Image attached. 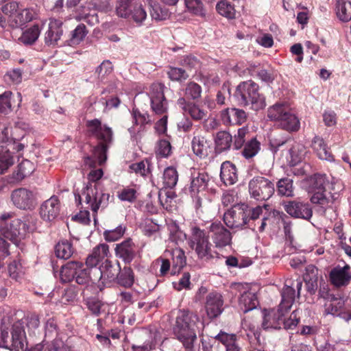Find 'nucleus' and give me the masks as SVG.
Instances as JSON below:
<instances>
[{
    "mask_svg": "<svg viewBox=\"0 0 351 351\" xmlns=\"http://www.w3.org/2000/svg\"><path fill=\"white\" fill-rule=\"evenodd\" d=\"M234 96L241 106H250L254 110L265 106V97L258 93V84L251 80L241 82L237 87Z\"/></svg>",
    "mask_w": 351,
    "mask_h": 351,
    "instance_id": "423d86ee",
    "label": "nucleus"
},
{
    "mask_svg": "<svg viewBox=\"0 0 351 351\" xmlns=\"http://www.w3.org/2000/svg\"><path fill=\"white\" fill-rule=\"evenodd\" d=\"M63 23L59 19L54 18L49 19L48 29L45 33V43L48 46H55L58 45L62 34Z\"/></svg>",
    "mask_w": 351,
    "mask_h": 351,
    "instance_id": "aec40b11",
    "label": "nucleus"
},
{
    "mask_svg": "<svg viewBox=\"0 0 351 351\" xmlns=\"http://www.w3.org/2000/svg\"><path fill=\"white\" fill-rule=\"evenodd\" d=\"M259 149V142L256 138H253L245 145L242 154L247 159L251 158L257 154Z\"/></svg>",
    "mask_w": 351,
    "mask_h": 351,
    "instance_id": "09e8293b",
    "label": "nucleus"
},
{
    "mask_svg": "<svg viewBox=\"0 0 351 351\" xmlns=\"http://www.w3.org/2000/svg\"><path fill=\"white\" fill-rule=\"evenodd\" d=\"M270 145L274 153L278 151L282 152V156L285 158L287 162L291 166L300 163L304 159L306 152L304 145L290 139L274 138L270 140Z\"/></svg>",
    "mask_w": 351,
    "mask_h": 351,
    "instance_id": "0eeeda50",
    "label": "nucleus"
},
{
    "mask_svg": "<svg viewBox=\"0 0 351 351\" xmlns=\"http://www.w3.org/2000/svg\"><path fill=\"white\" fill-rule=\"evenodd\" d=\"M60 279L64 282L75 279L77 284L86 285L90 282H93V269H89L81 262L69 261L62 266Z\"/></svg>",
    "mask_w": 351,
    "mask_h": 351,
    "instance_id": "1a4fd4ad",
    "label": "nucleus"
},
{
    "mask_svg": "<svg viewBox=\"0 0 351 351\" xmlns=\"http://www.w3.org/2000/svg\"><path fill=\"white\" fill-rule=\"evenodd\" d=\"M12 95L10 91H5L0 95V112L6 114L11 111L10 97Z\"/></svg>",
    "mask_w": 351,
    "mask_h": 351,
    "instance_id": "bf43d9fd",
    "label": "nucleus"
},
{
    "mask_svg": "<svg viewBox=\"0 0 351 351\" xmlns=\"http://www.w3.org/2000/svg\"><path fill=\"white\" fill-rule=\"evenodd\" d=\"M302 287V282L300 280L292 281L291 280H286L285 286L281 291V302L279 304V311L287 312L292 306L295 298V290L298 291V296L300 295V291Z\"/></svg>",
    "mask_w": 351,
    "mask_h": 351,
    "instance_id": "ddd939ff",
    "label": "nucleus"
},
{
    "mask_svg": "<svg viewBox=\"0 0 351 351\" xmlns=\"http://www.w3.org/2000/svg\"><path fill=\"white\" fill-rule=\"evenodd\" d=\"M249 193L256 200L265 201L274 193V184L262 176L253 178L248 184Z\"/></svg>",
    "mask_w": 351,
    "mask_h": 351,
    "instance_id": "f8f14e48",
    "label": "nucleus"
},
{
    "mask_svg": "<svg viewBox=\"0 0 351 351\" xmlns=\"http://www.w3.org/2000/svg\"><path fill=\"white\" fill-rule=\"evenodd\" d=\"M60 211V202L58 197L53 195L45 201L40 206V215L45 221H51L56 219Z\"/></svg>",
    "mask_w": 351,
    "mask_h": 351,
    "instance_id": "412c9836",
    "label": "nucleus"
},
{
    "mask_svg": "<svg viewBox=\"0 0 351 351\" xmlns=\"http://www.w3.org/2000/svg\"><path fill=\"white\" fill-rule=\"evenodd\" d=\"M298 313V311H293L290 317L287 319L282 317V326H283L285 329H293L298 325L300 320Z\"/></svg>",
    "mask_w": 351,
    "mask_h": 351,
    "instance_id": "680f3d73",
    "label": "nucleus"
},
{
    "mask_svg": "<svg viewBox=\"0 0 351 351\" xmlns=\"http://www.w3.org/2000/svg\"><path fill=\"white\" fill-rule=\"evenodd\" d=\"M343 302L341 299H338L334 297V299L330 300L328 303L325 304L326 306V311L328 314L335 315L342 308Z\"/></svg>",
    "mask_w": 351,
    "mask_h": 351,
    "instance_id": "e2e57ef3",
    "label": "nucleus"
},
{
    "mask_svg": "<svg viewBox=\"0 0 351 351\" xmlns=\"http://www.w3.org/2000/svg\"><path fill=\"white\" fill-rule=\"evenodd\" d=\"M268 118L276 123L281 128L287 131H297L300 128L298 117L284 104H276L267 110Z\"/></svg>",
    "mask_w": 351,
    "mask_h": 351,
    "instance_id": "9d476101",
    "label": "nucleus"
},
{
    "mask_svg": "<svg viewBox=\"0 0 351 351\" xmlns=\"http://www.w3.org/2000/svg\"><path fill=\"white\" fill-rule=\"evenodd\" d=\"M207 111L199 106L190 103L186 114H189L194 120H202L207 117Z\"/></svg>",
    "mask_w": 351,
    "mask_h": 351,
    "instance_id": "5fc2aeb1",
    "label": "nucleus"
},
{
    "mask_svg": "<svg viewBox=\"0 0 351 351\" xmlns=\"http://www.w3.org/2000/svg\"><path fill=\"white\" fill-rule=\"evenodd\" d=\"M221 118L224 124L241 125L246 121L247 114L241 109L226 108L221 111Z\"/></svg>",
    "mask_w": 351,
    "mask_h": 351,
    "instance_id": "393cba45",
    "label": "nucleus"
},
{
    "mask_svg": "<svg viewBox=\"0 0 351 351\" xmlns=\"http://www.w3.org/2000/svg\"><path fill=\"white\" fill-rule=\"evenodd\" d=\"M132 115L134 124L144 125L151 122L149 116L147 113L142 114L137 108H133Z\"/></svg>",
    "mask_w": 351,
    "mask_h": 351,
    "instance_id": "0e129e2a",
    "label": "nucleus"
},
{
    "mask_svg": "<svg viewBox=\"0 0 351 351\" xmlns=\"http://www.w3.org/2000/svg\"><path fill=\"white\" fill-rule=\"evenodd\" d=\"M163 184L167 188H173L178 180V173L176 168L173 167H167L163 173Z\"/></svg>",
    "mask_w": 351,
    "mask_h": 351,
    "instance_id": "c03bdc74",
    "label": "nucleus"
},
{
    "mask_svg": "<svg viewBox=\"0 0 351 351\" xmlns=\"http://www.w3.org/2000/svg\"><path fill=\"white\" fill-rule=\"evenodd\" d=\"M232 142L230 134L226 131L218 132L215 138V149L219 153L230 149Z\"/></svg>",
    "mask_w": 351,
    "mask_h": 351,
    "instance_id": "72a5a7b5",
    "label": "nucleus"
},
{
    "mask_svg": "<svg viewBox=\"0 0 351 351\" xmlns=\"http://www.w3.org/2000/svg\"><path fill=\"white\" fill-rule=\"evenodd\" d=\"M25 320L19 319L8 326V319L3 318L1 324V340L3 346L13 351H26L27 343L25 331Z\"/></svg>",
    "mask_w": 351,
    "mask_h": 351,
    "instance_id": "f03ea898",
    "label": "nucleus"
},
{
    "mask_svg": "<svg viewBox=\"0 0 351 351\" xmlns=\"http://www.w3.org/2000/svg\"><path fill=\"white\" fill-rule=\"evenodd\" d=\"M311 147L321 160H333V156L322 137L315 136L312 140Z\"/></svg>",
    "mask_w": 351,
    "mask_h": 351,
    "instance_id": "2f4dec72",
    "label": "nucleus"
},
{
    "mask_svg": "<svg viewBox=\"0 0 351 351\" xmlns=\"http://www.w3.org/2000/svg\"><path fill=\"white\" fill-rule=\"evenodd\" d=\"M167 75L171 80L179 82L185 81L189 77L184 69L178 67H170L167 71Z\"/></svg>",
    "mask_w": 351,
    "mask_h": 351,
    "instance_id": "3c124183",
    "label": "nucleus"
},
{
    "mask_svg": "<svg viewBox=\"0 0 351 351\" xmlns=\"http://www.w3.org/2000/svg\"><path fill=\"white\" fill-rule=\"evenodd\" d=\"M10 198L13 205L22 210L33 209L36 204L34 193L25 188L14 190Z\"/></svg>",
    "mask_w": 351,
    "mask_h": 351,
    "instance_id": "f3484780",
    "label": "nucleus"
},
{
    "mask_svg": "<svg viewBox=\"0 0 351 351\" xmlns=\"http://www.w3.org/2000/svg\"><path fill=\"white\" fill-rule=\"evenodd\" d=\"M125 231V226H119L113 230H106L104 235L107 241L113 242L120 239L124 234Z\"/></svg>",
    "mask_w": 351,
    "mask_h": 351,
    "instance_id": "6e6d98bb",
    "label": "nucleus"
},
{
    "mask_svg": "<svg viewBox=\"0 0 351 351\" xmlns=\"http://www.w3.org/2000/svg\"><path fill=\"white\" fill-rule=\"evenodd\" d=\"M164 86L160 83H154L150 86L149 97L151 108L157 114H163L167 110V101L164 95Z\"/></svg>",
    "mask_w": 351,
    "mask_h": 351,
    "instance_id": "dca6fc26",
    "label": "nucleus"
},
{
    "mask_svg": "<svg viewBox=\"0 0 351 351\" xmlns=\"http://www.w3.org/2000/svg\"><path fill=\"white\" fill-rule=\"evenodd\" d=\"M171 146L167 140L158 141L156 152L162 157H167L171 153Z\"/></svg>",
    "mask_w": 351,
    "mask_h": 351,
    "instance_id": "774afa93",
    "label": "nucleus"
},
{
    "mask_svg": "<svg viewBox=\"0 0 351 351\" xmlns=\"http://www.w3.org/2000/svg\"><path fill=\"white\" fill-rule=\"evenodd\" d=\"M35 170L33 162L28 160H23L18 166V169L7 178L8 182L15 184L21 182L25 177L30 176Z\"/></svg>",
    "mask_w": 351,
    "mask_h": 351,
    "instance_id": "a878e982",
    "label": "nucleus"
},
{
    "mask_svg": "<svg viewBox=\"0 0 351 351\" xmlns=\"http://www.w3.org/2000/svg\"><path fill=\"white\" fill-rule=\"evenodd\" d=\"M164 256L169 258L172 266L171 273L176 274L178 273L186 265V256L184 252L181 248H174L166 250Z\"/></svg>",
    "mask_w": 351,
    "mask_h": 351,
    "instance_id": "5701e85b",
    "label": "nucleus"
},
{
    "mask_svg": "<svg viewBox=\"0 0 351 351\" xmlns=\"http://www.w3.org/2000/svg\"><path fill=\"white\" fill-rule=\"evenodd\" d=\"M223 300L218 293H210L206 297V310L208 316L211 318L218 317L223 311Z\"/></svg>",
    "mask_w": 351,
    "mask_h": 351,
    "instance_id": "4be33fe9",
    "label": "nucleus"
},
{
    "mask_svg": "<svg viewBox=\"0 0 351 351\" xmlns=\"http://www.w3.org/2000/svg\"><path fill=\"white\" fill-rule=\"evenodd\" d=\"M335 11L337 18L343 21L348 22L351 20V1L346 0H337Z\"/></svg>",
    "mask_w": 351,
    "mask_h": 351,
    "instance_id": "473e14b6",
    "label": "nucleus"
},
{
    "mask_svg": "<svg viewBox=\"0 0 351 351\" xmlns=\"http://www.w3.org/2000/svg\"><path fill=\"white\" fill-rule=\"evenodd\" d=\"M131 17L133 21L138 25H141L147 19L146 11L141 4L136 2L134 3L131 13Z\"/></svg>",
    "mask_w": 351,
    "mask_h": 351,
    "instance_id": "8fccbe9b",
    "label": "nucleus"
},
{
    "mask_svg": "<svg viewBox=\"0 0 351 351\" xmlns=\"http://www.w3.org/2000/svg\"><path fill=\"white\" fill-rule=\"evenodd\" d=\"M284 311H280L279 308L277 311H269L265 313L263 316L262 328L264 330L280 329L282 327V317L284 316Z\"/></svg>",
    "mask_w": 351,
    "mask_h": 351,
    "instance_id": "cd10ccee",
    "label": "nucleus"
},
{
    "mask_svg": "<svg viewBox=\"0 0 351 351\" xmlns=\"http://www.w3.org/2000/svg\"><path fill=\"white\" fill-rule=\"evenodd\" d=\"M88 34V30L84 24H79L71 33V38L68 40L70 46L79 45Z\"/></svg>",
    "mask_w": 351,
    "mask_h": 351,
    "instance_id": "37998d69",
    "label": "nucleus"
},
{
    "mask_svg": "<svg viewBox=\"0 0 351 351\" xmlns=\"http://www.w3.org/2000/svg\"><path fill=\"white\" fill-rule=\"evenodd\" d=\"M203 328L198 316L190 311H182L176 318L174 332L177 339L188 350H192L197 340V331Z\"/></svg>",
    "mask_w": 351,
    "mask_h": 351,
    "instance_id": "f257e3e1",
    "label": "nucleus"
},
{
    "mask_svg": "<svg viewBox=\"0 0 351 351\" xmlns=\"http://www.w3.org/2000/svg\"><path fill=\"white\" fill-rule=\"evenodd\" d=\"M191 232L188 244L195 251L199 259L208 261L218 254L213 250V245L209 241V235L204 230L193 226L191 228Z\"/></svg>",
    "mask_w": 351,
    "mask_h": 351,
    "instance_id": "6e6552de",
    "label": "nucleus"
},
{
    "mask_svg": "<svg viewBox=\"0 0 351 351\" xmlns=\"http://www.w3.org/2000/svg\"><path fill=\"white\" fill-rule=\"evenodd\" d=\"M247 206L234 205L223 215L226 225L230 228H239L247 222Z\"/></svg>",
    "mask_w": 351,
    "mask_h": 351,
    "instance_id": "4468645a",
    "label": "nucleus"
},
{
    "mask_svg": "<svg viewBox=\"0 0 351 351\" xmlns=\"http://www.w3.org/2000/svg\"><path fill=\"white\" fill-rule=\"evenodd\" d=\"M209 176L207 173L194 171L191 174L189 191L192 196L204 191L207 186Z\"/></svg>",
    "mask_w": 351,
    "mask_h": 351,
    "instance_id": "bb28decb",
    "label": "nucleus"
},
{
    "mask_svg": "<svg viewBox=\"0 0 351 351\" xmlns=\"http://www.w3.org/2000/svg\"><path fill=\"white\" fill-rule=\"evenodd\" d=\"M40 34V29L38 25H35L24 31L19 40L25 45H30L37 40Z\"/></svg>",
    "mask_w": 351,
    "mask_h": 351,
    "instance_id": "e433bc0d",
    "label": "nucleus"
},
{
    "mask_svg": "<svg viewBox=\"0 0 351 351\" xmlns=\"http://www.w3.org/2000/svg\"><path fill=\"white\" fill-rule=\"evenodd\" d=\"M216 9L218 13L221 16L229 19L234 17V8L233 5L227 1H219L216 5Z\"/></svg>",
    "mask_w": 351,
    "mask_h": 351,
    "instance_id": "de8ad7c7",
    "label": "nucleus"
},
{
    "mask_svg": "<svg viewBox=\"0 0 351 351\" xmlns=\"http://www.w3.org/2000/svg\"><path fill=\"white\" fill-rule=\"evenodd\" d=\"M208 235L218 248L230 245L232 241L231 233L219 222H213L210 225Z\"/></svg>",
    "mask_w": 351,
    "mask_h": 351,
    "instance_id": "a211bd4d",
    "label": "nucleus"
},
{
    "mask_svg": "<svg viewBox=\"0 0 351 351\" xmlns=\"http://www.w3.org/2000/svg\"><path fill=\"white\" fill-rule=\"evenodd\" d=\"M215 339L223 343L226 351H240L241 348L237 343V337L234 334H228L221 332Z\"/></svg>",
    "mask_w": 351,
    "mask_h": 351,
    "instance_id": "c9c22d12",
    "label": "nucleus"
},
{
    "mask_svg": "<svg viewBox=\"0 0 351 351\" xmlns=\"http://www.w3.org/2000/svg\"><path fill=\"white\" fill-rule=\"evenodd\" d=\"M115 254L125 263H130L136 256V247L131 239H128L117 244Z\"/></svg>",
    "mask_w": 351,
    "mask_h": 351,
    "instance_id": "b1692460",
    "label": "nucleus"
},
{
    "mask_svg": "<svg viewBox=\"0 0 351 351\" xmlns=\"http://www.w3.org/2000/svg\"><path fill=\"white\" fill-rule=\"evenodd\" d=\"M248 130L247 128L243 127L239 128L237 132V134L234 136V147L236 149H240L245 142V137Z\"/></svg>",
    "mask_w": 351,
    "mask_h": 351,
    "instance_id": "338daca9",
    "label": "nucleus"
},
{
    "mask_svg": "<svg viewBox=\"0 0 351 351\" xmlns=\"http://www.w3.org/2000/svg\"><path fill=\"white\" fill-rule=\"evenodd\" d=\"M110 197V194L104 193L99 183H88L81 194L75 193V202L82 204L83 200L87 205L86 208L93 211L94 217L99 208L108 206Z\"/></svg>",
    "mask_w": 351,
    "mask_h": 351,
    "instance_id": "39448f33",
    "label": "nucleus"
},
{
    "mask_svg": "<svg viewBox=\"0 0 351 351\" xmlns=\"http://www.w3.org/2000/svg\"><path fill=\"white\" fill-rule=\"evenodd\" d=\"M220 178L226 185H232L238 180L237 168L230 161H226L221 166Z\"/></svg>",
    "mask_w": 351,
    "mask_h": 351,
    "instance_id": "c85d7f7f",
    "label": "nucleus"
},
{
    "mask_svg": "<svg viewBox=\"0 0 351 351\" xmlns=\"http://www.w3.org/2000/svg\"><path fill=\"white\" fill-rule=\"evenodd\" d=\"M329 276L334 286L337 287L347 286L351 280L350 267L348 264L343 266L338 265L330 271Z\"/></svg>",
    "mask_w": 351,
    "mask_h": 351,
    "instance_id": "6ab92c4d",
    "label": "nucleus"
},
{
    "mask_svg": "<svg viewBox=\"0 0 351 351\" xmlns=\"http://www.w3.org/2000/svg\"><path fill=\"white\" fill-rule=\"evenodd\" d=\"M18 8L19 3L16 1H10L1 7V12L8 16V23L9 25L11 24V19H12V16H15Z\"/></svg>",
    "mask_w": 351,
    "mask_h": 351,
    "instance_id": "4d7b16f0",
    "label": "nucleus"
},
{
    "mask_svg": "<svg viewBox=\"0 0 351 351\" xmlns=\"http://www.w3.org/2000/svg\"><path fill=\"white\" fill-rule=\"evenodd\" d=\"M308 192H314L319 190H325L329 182L324 174H315L306 180Z\"/></svg>",
    "mask_w": 351,
    "mask_h": 351,
    "instance_id": "f704fd0d",
    "label": "nucleus"
},
{
    "mask_svg": "<svg viewBox=\"0 0 351 351\" xmlns=\"http://www.w3.org/2000/svg\"><path fill=\"white\" fill-rule=\"evenodd\" d=\"M185 5L193 14L200 16L206 15V9L202 0H185Z\"/></svg>",
    "mask_w": 351,
    "mask_h": 351,
    "instance_id": "49530a36",
    "label": "nucleus"
},
{
    "mask_svg": "<svg viewBox=\"0 0 351 351\" xmlns=\"http://www.w3.org/2000/svg\"><path fill=\"white\" fill-rule=\"evenodd\" d=\"M258 305V300L255 291H244L239 300V308L244 313L255 309Z\"/></svg>",
    "mask_w": 351,
    "mask_h": 351,
    "instance_id": "c756f323",
    "label": "nucleus"
},
{
    "mask_svg": "<svg viewBox=\"0 0 351 351\" xmlns=\"http://www.w3.org/2000/svg\"><path fill=\"white\" fill-rule=\"evenodd\" d=\"M134 3L132 0H119L116 8L117 15L123 18L131 16Z\"/></svg>",
    "mask_w": 351,
    "mask_h": 351,
    "instance_id": "a18cd8bd",
    "label": "nucleus"
},
{
    "mask_svg": "<svg viewBox=\"0 0 351 351\" xmlns=\"http://www.w3.org/2000/svg\"><path fill=\"white\" fill-rule=\"evenodd\" d=\"M150 8V15L152 19L156 21H163L169 17V11L167 8H162L159 3L154 0H147Z\"/></svg>",
    "mask_w": 351,
    "mask_h": 351,
    "instance_id": "4c0bfd02",
    "label": "nucleus"
},
{
    "mask_svg": "<svg viewBox=\"0 0 351 351\" xmlns=\"http://www.w3.org/2000/svg\"><path fill=\"white\" fill-rule=\"evenodd\" d=\"M44 351H71V349L62 339H55L47 345Z\"/></svg>",
    "mask_w": 351,
    "mask_h": 351,
    "instance_id": "052dcab7",
    "label": "nucleus"
},
{
    "mask_svg": "<svg viewBox=\"0 0 351 351\" xmlns=\"http://www.w3.org/2000/svg\"><path fill=\"white\" fill-rule=\"evenodd\" d=\"M277 193L280 196L291 197L293 196V180L284 178L278 180L276 184Z\"/></svg>",
    "mask_w": 351,
    "mask_h": 351,
    "instance_id": "79ce46f5",
    "label": "nucleus"
},
{
    "mask_svg": "<svg viewBox=\"0 0 351 351\" xmlns=\"http://www.w3.org/2000/svg\"><path fill=\"white\" fill-rule=\"evenodd\" d=\"M134 282V275L132 269L129 267H124L121 269V272L117 276L116 282L119 285L129 288L131 287Z\"/></svg>",
    "mask_w": 351,
    "mask_h": 351,
    "instance_id": "ea45409f",
    "label": "nucleus"
},
{
    "mask_svg": "<svg viewBox=\"0 0 351 351\" xmlns=\"http://www.w3.org/2000/svg\"><path fill=\"white\" fill-rule=\"evenodd\" d=\"M93 283L101 282L104 286H110L115 282L121 272V266L118 261L112 263L106 260L99 268H93Z\"/></svg>",
    "mask_w": 351,
    "mask_h": 351,
    "instance_id": "9b49d317",
    "label": "nucleus"
},
{
    "mask_svg": "<svg viewBox=\"0 0 351 351\" xmlns=\"http://www.w3.org/2000/svg\"><path fill=\"white\" fill-rule=\"evenodd\" d=\"M209 145L203 136H194L192 140V149L194 154L199 157H205L208 155Z\"/></svg>",
    "mask_w": 351,
    "mask_h": 351,
    "instance_id": "58836bf2",
    "label": "nucleus"
},
{
    "mask_svg": "<svg viewBox=\"0 0 351 351\" xmlns=\"http://www.w3.org/2000/svg\"><path fill=\"white\" fill-rule=\"evenodd\" d=\"M202 93L201 86L195 83L190 82L185 88V96L189 99H195L200 97Z\"/></svg>",
    "mask_w": 351,
    "mask_h": 351,
    "instance_id": "13d9d810",
    "label": "nucleus"
},
{
    "mask_svg": "<svg viewBox=\"0 0 351 351\" xmlns=\"http://www.w3.org/2000/svg\"><path fill=\"white\" fill-rule=\"evenodd\" d=\"M55 254L58 258H69L73 254V247L71 243L67 240L58 242L55 247Z\"/></svg>",
    "mask_w": 351,
    "mask_h": 351,
    "instance_id": "a19ab883",
    "label": "nucleus"
},
{
    "mask_svg": "<svg viewBox=\"0 0 351 351\" xmlns=\"http://www.w3.org/2000/svg\"><path fill=\"white\" fill-rule=\"evenodd\" d=\"M34 16L35 12L32 9L18 8L15 16L14 17L12 16V19H11V24L10 26L12 28L21 27L25 23L32 21Z\"/></svg>",
    "mask_w": 351,
    "mask_h": 351,
    "instance_id": "7c9ffc66",
    "label": "nucleus"
},
{
    "mask_svg": "<svg viewBox=\"0 0 351 351\" xmlns=\"http://www.w3.org/2000/svg\"><path fill=\"white\" fill-rule=\"evenodd\" d=\"M11 217L12 214L9 213H3L0 216V233L17 245L25 237L27 232L34 229V224L33 220L30 222L28 217L24 221L19 219L11 220Z\"/></svg>",
    "mask_w": 351,
    "mask_h": 351,
    "instance_id": "7ed1b4c3",
    "label": "nucleus"
},
{
    "mask_svg": "<svg viewBox=\"0 0 351 351\" xmlns=\"http://www.w3.org/2000/svg\"><path fill=\"white\" fill-rule=\"evenodd\" d=\"M14 163V160L10 152L0 153V174L4 173Z\"/></svg>",
    "mask_w": 351,
    "mask_h": 351,
    "instance_id": "864d4df0",
    "label": "nucleus"
},
{
    "mask_svg": "<svg viewBox=\"0 0 351 351\" xmlns=\"http://www.w3.org/2000/svg\"><path fill=\"white\" fill-rule=\"evenodd\" d=\"M117 197L121 201L132 203L137 198V191L134 188L125 187L117 192Z\"/></svg>",
    "mask_w": 351,
    "mask_h": 351,
    "instance_id": "603ef678",
    "label": "nucleus"
},
{
    "mask_svg": "<svg viewBox=\"0 0 351 351\" xmlns=\"http://www.w3.org/2000/svg\"><path fill=\"white\" fill-rule=\"evenodd\" d=\"M88 132L90 135L95 136L100 143L94 147L93 158L99 165L106 160V152L108 145L112 141V131L106 125H103L101 121L97 119L88 121L86 123Z\"/></svg>",
    "mask_w": 351,
    "mask_h": 351,
    "instance_id": "20e7f679",
    "label": "nucleus"
},
{
    "mask_svg": "<svg viewBox=\"0 0 351 351\" xmlns=\"http://www.w3.org/2000/svg\"><path fill=\"white\" fill-rule=\"evenodd\" d=\"M282 205L285 210L292 217L309 220L313 215L310 204L300 199L285 201Z\"/></svg>",
    "mask_w": 351,
    "mask_h": 351,
    "instance_id": "2eb2a0df",
    "label": "nucleus"
},
{
    "mask_svg": "<svg viewBox=\"0 0 351 351\" xmlns=\"http://www.w3.org/2000/svg\"><path fill=\"white\" fill-rule=\"evenodd\" d=\"M92 254L101 261L109 254L108 245L106 243H100L93 249Z\"/></svg>",
    "mask_w": 351,
    "mask_h": 351,
    "instance_id": "69168bd1",
    "label": "nucleus"
}]
</instances>
